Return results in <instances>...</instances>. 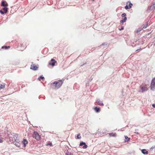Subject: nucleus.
<instances>
[{
  "label": "nucleus",
  "mask_w": 155,
  "mask_h": 155,
  "mask_svg": "<svg viewBox=\"0 0 155 155\" xmlns=\"http://www.w3.org/2000/svg\"><path fill=\"white\" fill-rule=\"evenodd\" d=\"M1 5L3 6L6 7L8 6V5L5 1H2V2Z\"/></svg>",
  "instance_id": "9"
},
{
  "label": "nucleus",
  "mask_w": 155,
  "mask_h": 155,
  "mask_svg": "<svg viewBox=\"0 0 155 155\" xmlns=\"http://www.w3.org/2000/svg\"><path fill=\"white\" fill-rule=\"evenodd\" d=\"M124 22V21L122 20H120V24L121 25H123V24Z\"/></svg>",
  "instance_id": "27"
},
{
  "label": "nucleus",
  "mask_w": 155,
  "mask_h": 155,
  "mask_svg": "<svg viewBox=\"0 0 155 155\" xmlns=\"http://www.w3.org/2000/svg\"><path fill=\"white\" fill-rule=\"evenodd\" d=\"M125 141H128L130 139V138H128L127 136H125Z\"/></svg>",
  "instance_id": "19"
},
{
  "label": "nucleus",
  "mask_w": 155,
  "mask_h": 155,
  "mask_svg": "<svg viewBox=\"0 0 155 155\" xmlns=\"http://www.w3.org/2000/svg\"><path fill=\"white\" fill-rule=\"evenodd\" d=\"M68 155H71V154H68Z\"/></svg>",
  "instance_id": "33"
},
{
  "label": "nucleus",
  "mask_w": 155,
  "mask_h": 155,
  "mask_svg": "<svg viewBox=\"0 0 155 155\" xmlns=\"http://www.w3.org/2000/svg\"><path fill=\"white\" fill-rule=\"evenodd\" d=\"M151 90H154L155 89V78H153L151 81L150 85Z\"/></svg>",
  "instance_id": "3"
},
{
  "label": "nucleus",
  "mask_w": 155,
  "mask_h": 155,
  "mask_svg": "<svg viewBox=\"0 0 155 155\" xmlns=\"http://www.w3.org/2000/svg\"><path fill=\"white\" fill-rule=\"evenodd\" d=\"M47 145H48V143H47Z\"/></svg>",
  "instance_id": "32"
},
{
  "label": "nucleus",
  "mask_w": 155,
  "mask_h": 155,
  "mask_svg": "<svg viewBox=\"0 0 155 155\" xmlns=\"http://www.w3.org/2000/svg\"><path fill=\"white\" fill-rule=\"evenodd\" d=\"M10 48V47L8 46H2V49H4V48H5L6 49H8V48Z\"/></svg>",
  "instance_id": "16"
},
{
  "label": "nucleus",
  "mask_w": 155,
  "mask_h": 155,
  "mask_svg": "<svg viewBox=\"0 0 155 155\" xmlns=\"http://www.w3.org/2000/svg\"><path fill=\"white\" fill-rule=\"evenodd\" d=\"M22 143L24 144V147H25L26 146V144L28 143V142L27 140H26L24 139L22 141Z\"/></svg>",
  "instance_id": "11"
},
{
  "label": "nucleus",
  "mask_w": 155,
  "mask_h": 155,
  "mask_svg": "<svg viewBox=\"0 0 155 155\" xmlns=\"http://www.w3.org/2000/svg\"><path fill=\"white\" fill-rule=\"evenodd\" d=\"M33 138H35L37 140H39L41 138L40 136L36 131H34L32 134Z\"/></svg>",
  "instance_id": "2"
},
{
  "label": "nucleus",
  "mask_w": 155,
  "mask_h": 155,
  "mask_svg": "<svg viewBox=\"0 0 155 155\" xmlns=\"http://www.w3.org/2000/svg\"><path fill=\"white\" fill-rule=\"evenodd\" d=\"M152 106L154 107L155 108V104H153L152 105Z\"/></svg>",
  "instance_id": "30"
},
{
  "label": "nucleus",
  "mask_w": 155,
  "mask_h": 155,
  "mask_svg": "<svg viewBox=\"0 0 155 155\" xmlns=\"http://www.w3.org/2000/svg\"><path fill=\"white\" fill-rule=\"evenodd\" d=\"M44 79V77H42L41 76L40 77L38 78V80L40 81H41V79L43 80V79Z\"/></svg>",
  "instance_id": "21"
},
{
  "label": "nucleus",
  "mask_w": 155,
  "mask_h": 155,
  "mask_svg": "<svg viewBox=\"0 0 155 155\" xmlns=\"http://www.w3.org/2000/svg\"><path fill=\"white\" fill-rule=\"evenodd\" d=\"M3 11L5 13L7 12V10H8V9L7 8H6V7H4V8L3 9Z\"/></svg>",
  "instance_id": "15"
},
{
  "label": "nucleus",
  "mask_w": 155,
  "mask_h": 155,
  "mask_svg": "<svg viewBox=\"0 0 155 155\" xmlns=\"http://www.w3.org/2000/svg\"><path fill=\"white\" fill-rule=\"evenodd\" d=\"M126 4L127 5L125 7V8L126 9H130L131 8L132 6L133 5V4L129 2H127Z\"/></svg>",
  "instance_id": "4"
},
{
  "label": "nucleus",
  "mask_w": 155,
  "mask_h": 155,
  "mask_svg": "<svg viewBox=\"0 0 155 155\" xmlns=\"http://www.w3.org/2000/svg\"><path fill=\"white\" fill-rule=\"evenodd\" d=\"M96 102L97 104L99 105L102 106L103 105V103L100 100V99H97L96 101Z\"/></svg>",
  "instance_id": "10"
},
{
  "label": "nucleus",
  "mask_w": 155,
  "mask_h": 155,
  "mask_svg": "<svg viewBox=\"0 0 155 155\" xmlns=\"http://www.w3.org/2000/svg\"><path fill=\"white\" fill-rule=\"evenodd\" d=\"M49 145L51 146H52V143H49Z\"/></svg>",
  "instance_id": "29"
},
{
  "label": "nucleus",
  "mask_w": 155,
  "mask_h": 155,
  "mask_svg": "<svg viewBox=\"0 0 155 155\" xmlns=\"http://www.w3.org/2000/svg\"><path fill=\"white\" fill-rule=\"evenodd\" d=\"M109 135L110 137H116L117 136L116 134L114 133H109Z\"/></svg>",
  "instance_id": "12"
},
{
  "label": "nucleus",
  "mask_w": 155,
  "mask_h": 155,
  "mask_svg": "<svg viewBox=\"0 0 155 155\" xmlns=\"http://www.w3.org/2000/svg\"><path fill=\"white\" fill-rule=\"evenodd\" d=\"M154 147H152L151 148V149H153V148H154Z\"/></svg>",
  "instance_id": "31"
},
{
  "label": "nucleus",
  "mask_w": 155,
  "mask_h": 155,
  "mask_svg": "<svg viewBox=\"0 0 155 155\" xmlns=\"http://www.w3.org/2000/svg\"><path fill=\"white\" fill-rule=\"evenodd\" d=\"M0 12L2 14H3L4 13H5L2 10H0Z\"/></svg>",
  "instance_id": "25"
},
{
  "label": "nucleus",
  "mask_w": 155,
  "mask_h": 155,
  "mask_svg": "<svg viewBox=\"0 0 155 155\" xmlns=\"http://www.w3.org/2000/svg\"><path fill=\"white\" fill-rule=\"evenodd\" d=\"M80 146H82L84 145V146L83 147V149H86L87 147V145H86L85 143L84 142H82L80 143Z\"/></svg>",
  "instance_id": "8"
},
{
  "label": "nucleus",
  "mask_w": 155,
  "mask_h": 155,
  "mask_svg": "<svg viewBox=\"0 0 155 155\" xmlns=\"http://www.w3.org/2000/svg\"><path fill=\"white\" fill-rule=\"evenodd\" d=\"M142 153L144 154H147L148 151L146 149H143L142 150Z\"/></svg>",
  "instance_id": "14"
},
{
  "label": "nucleus",
  "mask_w": 155,
  "mask_h": 155,
  "mask_svg": "<svg viewBox=\"0 0 155 155\" xmlns=\"http://www.w3.org/2000/svg\"><path fill=\"white\" fill-rule=\"evenodd\" d=\"M146 86V85H142L140 86V88L143 92L148 90V89Z\"/></svg>",
  "instance_id": "5"
},
{
  "label": "nucleus",
  "mask_w": 155,
  "mask_h": 155,
  "mask_svg": "<svg viewBox=\"0 0 155 155\" xmlns=\"http://www.w3.org/2000/svg\"><path fill=\"white\" fill-rule=\"evenodd\" d=\"M94 109V110L97 112H98L100 110V108L99 107H95Z\"/></svg>",
  "instance_id": "13"
},
{
  "label": "nucleus",
  "mask_w": 155,
  "mask_h": 155,
  "mask_svg": "<svg viewBox=\"0 0 155 155\" xmlns=\"http://www.w3.org/2000/svg\"><path fill=\"white\" fill-rule=\"evenodd\" d=\"M57 63V61L55 60L54 59H52L49 63V65H51L52 66H54L55 65V64Z\"/></svg>",
  "instance_id": "7"
},
{
  "label": "nucleus",
  "mask_w": 155,
  "mask_h": 155,
  "mask_svg": "<svg viewBox=\"0 0 155 155\" xmlns=\"http://www.w3.org/2000/svg\"><path fill=\"white\" fill-rule=\"evenodd\" d=\"M77 139H81V137L80 136V134L79 133L77 135Z\"/></svg>",
  "instance_id": "20"
},
{
  "label": "nucleus",
  "mask_w": 155,
  "mask_h": 155,
  "mask_svg": "<svg viewBox=\"0 0 155 155\" xmlns=\"http://www.w3.org/2000/svg\"><path fill=\"white\" fill-rule=\"evenodd\" d=\"M124 22H125L127 20V17H125L123 19H122Z\"/></svg>",
  "instance_id": "24"
},
{
  "label": "nucleus",
  "mask_w": 155,
  "mask_h": 155,
  "mask_svg": "<svg viewBox=\"0 0 155 155\" xmlns=\"http://www.w3.org/2000/svg\"><path fill=\"white\" fill-rule=\"evenodd\" d=\"M124 29V27H122L121 28V29H120V30H122Z\"/></svg>",
  "instance_id": "28"
},
{
  "label": "nucleus",
  "mask_w": 155,
  "mask_h": 155,
  "mask_svg": "<svg viewBox=\"0 0 155 155\" xmlns=\"http://www.w3.org/2000/svg\"><path fill=\"white\" fill-rule=\"evenodd\" d=\"M142 29L141 28H139L136 31V33H138L139 32H140L141 31V30Z\"/></svg>",
  "instance_id": "18"
},
{
  "label": "nucleus",
  "mask_w": 155,
  "mask_h": 155,
  "mask_svg": "<svg viewBox=\"0 0 155 155\" xmlns=\"http://www.w3.org/2000/svg\"><path fill=\"white\" fill-rule=\"evenodd\" d=\"M3 138L0 137V143H2L3 142Z\"/></svg>",
  "instance_id": "22"
},
{
  "label": "nucleus",
  "mask_w": 155,
  "mask_h": 155,
  "mask_svg": "<svg viewBox=\"0 0 155 155\" xmlns=\"http://www.w3.org/2000/svg\"><path fill=\"white\" fill-rule=\"evenodd\" d=\"M5 87V85L4 84H1L0 85V89H4Z\"/></svg>",
  "instance_id": "17"
},
{
  "label": "nucleus",
  "mask_w": 155,
  "mask_h": 155,
  "mask_svg": "<svg viewBox=\"0 0 155 155\" xmlns=\"http://www.w3.org/2000/svg\"><path fill=\"white\" fill-rule=\"evenodd\" d=\"M64 83V81L59 80L55 81L51 84V87L52 88L57 89L61 87Z\"/></svg>",
  "instance_id": "1"
},
{
  "label": "nucleus",
  "mask_w": 155,
  "mask_h": 155,
  "mask_svg": "<svg viewBox=\"0 0 155 155\" xmlns=\"http://www.w3.org/2000/svg\"><path fill=\"white\" fill-rule=\"evenodd\" d=\"M126 15V14H125V13H123V14L122 15H121V16H122V17H125Z\"/></svg>",
  "instance_id": "26"
},
{
  "label": "nucleus",
  "mask_w": 155,
  "mask_h": 155,
  "mask_svg": "<svg viewBox=\"0 0 155 155\" xmlns=\"http://www.w3.org/2000/svg\"><path fill=\"white\" fill-rule=\"evenodd\" d=\"M30 68L34 70H36L38 68V67L37 66V65L34 64H32Z\"/></svg>",
  "instance_id": "6"
},
{
  "label": "nucleus",
  "mask_w": 155,
  "mask_h": 155,
  "mask_svg": "<svg viewBox=\"0 0 155 155\" xmlns=\"http://www.w3.org/2000/svg\"><path fill=\"white\" fill-rule=\"evenodd\" d=\"M147 25H148V24L147 23V24L146 25H145L143 27V28H141L142 29H143V28H146L147 26Z\"/></svg>",
  "instance_id": "23"
}]
</instances>
